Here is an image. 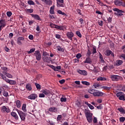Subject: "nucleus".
<instances>
[{
	"label": "nucleus",
	"mask_w": 125,
	"mask_h": 125,
	"mask_svg": "<svg viewBox=\"0 0 125 125\" xmlns=\"http://www.w3.org/2000/svg\"><path fill=\"white\" fill-rule=\"evenodd\" d=\"M84 112L87 122L90 123H92V116L93 115L92 113L90 112V111L88 109H85Z\"/></svg>",
	"instance_id": "nucleus-1"
},
{
	"label": "nucleus",
	"mask_w": 125,
	"mask_h": 125,
	"mask_svg": "<svg viewBox=\"0 0 125 125\" xmlns=\"http://www.w3.org/2000/svg\"><path fill=\"white\" fill-rule=\"evenodd\" d=\"M110 78L112 82H119V81H122L123 78L118 75H112L110 76Z\"/></svg>",
	"instance_id": "nucleus-2"
},
{
	"label": "nucleus",
	"mask_w": 125,
	"mask_h": 125,
	"mask_svg": "<svg viewBox=\"0 0 125 125\" xmlns=\"http://www.w3.org/2000/svg\"><path fill=\"white\" fill-rule=\"evenodd\" d=\"M18 113L21 120V121H25V120L26 119V113L18 110Z\"/></svg>",
	"instance_id": "nucleus-3"
},
{
	"label": "nucleus",
	"mask_w": 125,
	"mask_h": 125,
	"mask_svg": "<svg viewBox=\"0 0 125 125\" xmlns=\"http://www.w3.org/2000/svg\"><path fill=\"white\" fill-rule=\"evenodd\" d=\"M34 55H35L36 59L38 61H40V60H41L42 59V55H41V53H40V51L39 50L36 51L35 52Z\"/></svg>",
	"instance_id": "nucleus-4"
},
{
	"label": "nucleus",
	"mask_w": 125,
	"mask_h": 125,
	"mask_svg": "<svg viewBox=\"0 0 125 125\" xmlns=\"http://www.w3.org/2000/svg\"><path fill=\"white\" fill-rule=\"evenodd\" d=\"M114 3H115V5H117L118 6H121V5H122L123 6H125V4L124 3V1L122 0H116V1H114Z\"/></svg>",
	"instance_id": "nucleus-5"
},
{
	"label": "nucleus",
	"mask_w": 125,
	"mask_h": 125,
	"mask_svg": "<svg viewBox=\"0 0 125 125\" xmlns=\"http://www.w3.org/2000/svg\"><path fill=\"white\" fill-rule=\"evenodd\" d=\"M103 93L102 92L98 91V90H95V92L93 93V95L96 97L103 96Z\"/></svg>",
	"instance_id": "nucleus-6"
},
{
	"label": "nucleus",
	"mask_w": 125,
	"mask_h": 125,
	"mask_svg": "<svg viewBox=\"0 0 125 125\" xmlns=\"http://www.w3.org/2000/svg\"><path fill=\"white\" fill-rule=\"evenodd\" d=\"M1 111L2 113H9L10 112V110L7 108L5 106H2L1 108Z\"/></svg>",
	"instance_id": "nucleus-7"
},
{
	"label": "nucleus",
	"mask_w": 125,
	"mask_h": 125,
	"mask_svg": "<svg viewBox=\"0 0 125 125\" xmlns=\"http://www.w3.org/2000/svg\"><path fill=\"white\" fill-rule=\"evenodd\" d=\"M104 54H105V55H106V56H110V55H111V56H113V57H115V54H114V53H113L112 51L110 50H106Z\"/></svg>",
	"instance_id": "nucleus-8"
},
{
	"label": "nucleus",
	"mask_w": 125,
	"mask_h": 125,
	"mask_svg": "<svg viewBox=\"0 0 125 125\" xmlns=\"http://www.w3.org/2000/svg\"><path fill=\"white\" fill-rule=\"evenodd\" d=\"M78 73L80 75H83V76H87V72L85 70H77Z\"/></svg>",
	"instance_id": "nucleus-9"
},
{
	"label": "nucleus",
	"mask_w": 125,
	"mask_h": 125,
	"mask_svg": "<svg viewBox=\"0 0 125 125\" xmlns=\"http://www.w3.org/2000/svg\"><path fill=\"white\" fill-rule=\"evenodd\" d=\"M38 97V96L35 94H32L30 96H28V99H31V100H35Z\"/></svg>",
	"instance_id": "nucleus-10"
},
{
	"label": "nucleus",
	"mask_w": 125,
	"mask_h": 125,
	"mask_svg": "<svg viewBox=\"0 0 125 125\" xmlns=\"http://www.w3.org/2000/svg\"><path fill=\"white\" fill-rule=\"evenodd\" d=\"M24 40H25V39L24 38V37H20L18 38L17 43L19 45H21L22 44V42H21V41H24Z\"/></svg>",
	"instance_id": "nucleus-11"
},
{
	"label": "nucleus",
	"mask_w": 125,
	"mask_h": 125,
	"mask_svg": "<svg viewBox=\"0 0 125 125\" xmlns=\"http://www.w3.org/2000/svg\"><path fill=\"white\" fill-rule=\"evenodd\" d=\"M83 62L87 64H91L92 63V60L91 59L90 57H87Z\"/></svg>",
	"instance_id": "nucleus-12"
},
{
	"label": "nucleus",
	"mask_w": 125,
	"mask_h": 125,
	"mask_svg": "<svg viewBox=\"0 0 125 125\" xmlns=\"http://www.w3.org/2000/svg\"><path fill=\"white\" fill-rule=\"evenodd\" d=\"M66 36L68 37V39L71 41H73V37H74V33L73 32H67Z\"/></svg>",
	"instance_id": "nucleus-13"
},
{
	"label": "nucleus",
	"mask_w": 125,
	"mask_h": 125,
	"mask_svg": "<svg viewBox=\"0 0 125 125\" xmlns=\"http://www.w3.org/2000/svg\"><path fill=\"white\" fill-rule=\"evenodd\" d=\"M113 10L117 12V14L119 15V16H122V15H123V12H124V11H122L118 8H114Z\"/></svg>",
	"instance_id": "nucleus-14"
},
{
	"label": "nucleus",
	"mask_w": 125,
	"mask_h": 125,
	"mask_svg": "<svg viewBox=\"0 0 125 125\" xmlns=\"http://www.w3.org/2000/svg\"><path fill=\"white\" fill-rule=\"evenodd\" d=\"M6 25V24L5 23V21H3V20H1L0 21V27L2 28H4Z\"/></svg>",
	"instance_id": "nucleus-15"
},
{
	"label": "nucleus",
	"mask_w": 125,
	"mask_h": 125,
	"mask_svg": "<svg viewBox=\"0 0 125 125\" xmlns=\"http://www.w3.org/2000/svg\"><path fill=\"white\" fill-rule=\"evenodd\" d=\"M31 16H32V17L34 18V19H36V20H38L39 21H42V19H41L40 16H39L38 15L31 14Z\"/></svg>",
	"instance_id": "nucleus-16"
},
{
	"label": "nucleus",
	"mask_w": 125,
	"mask_h": 125,
	"mask_svg": "<svg viewBox=\"0 0 125 125\" xmlns=\"http://www.w3.org/2000/svg\"><path fill=\"white\" fill-rule=\"evenodd\" d=\"M42 1H43V2H44L46 4H47L48 5H51L52 4V1L50 0H41Z\"/></svg>",
	"instance_id": "nucleus-17"
},
{
	"label": "nucleus",
	"mask_w": 125,
	"mask_h": 125,
	"mask_svg": "<svg viewBox=\"0 0 125 125\" xmlns=\"http://www.w3.org/2000/svg\"><path fill=\"white\" fill-rule=\"evenodd\" d=\"M123 63H124V62L122 60H118L116 61L115 62V65L116 66H121V65H122Z\"/></svg>",
	"instance_id": "nucleus-18"
},
{
	"label": "nucleus",
	"mask_w": 125,
	"mask_h": 125,
	"mask_svg": "<svg viewBox=\"0 0 125 125\" xmlns=\"http://www.w3.org/2000/svg\"><path fill=\"white\" fill-rule=\"evenodd\" d=\"M6 82L9 83V84H16V81L10 80L9 79H8Z\"/></svg>",
	"instance_id": "nucleus-19"
},
{
	"label": "nucleus",
	"mask_w": 125,
	"mask_h": 125,
	"mask_svg": "<svg viewBox=\"0 0 125 125\" xmlns=\"http://www.w3.org/2000/svg\"><path fill=\"white\" fill-rule=\"evenodd\" d=\"M42 93L45 95H49L50 94V91L47 89H44L42 91Z\"/></svg>",
	"instance_id": "nucleus-20"
},
{
	"label": "nucleus",
	"mask_w": 125,
	"mask_h": 125,
	"mask_svg": "<svg viewBox=\"0 0 125 125\" xmlns=\"http://www.w3.org/2000/svg\"><path fill=\"white\" fill-rule=\"evenodd\" d=\"M11 115L12 116V117L15 118L16 120H18L19 119L18 115H17V114H16V113L14 112H12L11 113Z\"/></svg>",
	"instance_id": "nucleus-21"
},
{
	"label": "nucleus",
	"mask_w": 125,
	"mask_h": 125,
	"mask_svg": "<svg viewBox=\"0 0 125 125\" xmlns=\"http://www.w3.org/2000/svg\"><path fill=\"white\" fill-rule=\"evenodd\" d=\"M0 78H1L2 79V80L5 81V82H6L8 80V79H7L6 78V77H5V75H4L2 74V73H0Z\"/></svg>",
	"instance_id": "nucleus-22"
},
{
	"label": "nucleus",
	"mask_w": 125,
	"mask_h": 125,
	"mask_svg": "<svg viewBox=\"0 0 125 125\" xmlns=\"http://www.w3.org/2000/svg\"><path fill=\"white\" fill-rule=\"evenodd\" d=\"M54 7H55V6L53 5L52 6L50 7V14H54Z\"/></svg>",
	"instance_id": "nucleus-23"
},
{
	"label": "nucleus",
	"mask_w": 125,
	"mask_h": 125,
	"mask_svg": "<svg viewBox=\"0 0 125 125\" xmlns=\"http://www.w3.org/2000/svg\"><path fill=\"white\" fill-rule=\"evenodd\" d=\"M84 104L86 105H87L89 107V108H90V109H91V110H93V109H94V106H93V105H91V104H89L88 103L85 102L84 103Z\"/></svg>",
	"instance_id": "nucleus-24"
},
{
	"label": "nucleus",
	"mask_w": 125,
	"mask_h": 125,
	"mask_svg": "<svg viewBox=\"0 0 125 125\" xmlns=\"http://www.w3.org/2000/svg\"><path fill=\"white\" fill-rule=\"evenodd\" d=\"M57 6L58 7H64V4L63 3L57 2Z\"/></svg>",
	"instance_id": "nucleus-25"
},
{
	"label": "nucleus",
	"mask_w": 125,
	"mask_h": 125,
	"mask_svg": "<svg viewBox=\"0 0 125 125\" xmlns=\"http://www.w3.org/2000/svg\"><path fill=\"white\" fill-rule=\"evenodd\" d=\"M26 88L29 91L32 90V85L30 83H28L26 85Z\"/></svg>",
	"instance_id": "nucleus-26"
},
{
	"label": "nucleus",
	"mask_w": 125,
	"mask_h": 125,
	"mask_svg": "<svg viewBox=\"0 0 125 125\" xmlns=\"http://www.w3.org/2000/svg\"><path fill=\"white\" fill-rule=\"evenodd\" d=\"M50 59V58H48L46 56H44L42 57V59H43V61L44 62H49V59Z\"/></svg>",
	"instance_id": "nucleus-27"
},
{
	"label": "nucleus",
	"mask_w": 125,
	"mask_h": 125,
	"mask_svg": "<svg viewBox=\"0 0 125 125\" xmlns=\"http://www.w3.org/2000/svg\"><path fill=\"white\" fill-rule=\"evenodd\" d=\"M49 112H57V108L56 107H51L49 108Z\"/></svg>",
	"instance_id": "nucleus-28"
},
{
	"label": "nucleus",
	"mask_w": 125,
	"mask_h": 125,
	"mask_svg": "<svg viewBox=\"0 0 125 125\" xmlns=\"http://www.w3.org/2000/svg\"><path fill=\"white\" fill-rule=\"evenodd\" d=\"M56 29H58V30H60L61 31L63 30H64V26H63L62 25V26H59V25H57Z\"/></svg>",
	"instance_id": "nucleus-29"
},
{
	"label": "nucleus",
	"mask_w": 125,
	"mask_h": 125,
	"mask_svg": "<svg viewBox=\"0 0 125 125\" xmlns=\"http://www.w3.org/2000/svg\"><path fill=\"white\" fill-rule=\"evenodd\" d=\"M16 105L18 108H20V107H21V103L20 102V101L18 100L16 101Z\"/></svg>",
	"instance_id": "nucleus-30"
},
{
	"label": "nucleus",
	"mask_w": 125,
	"mask_h": 125,
	"mask_svg": "<svg viewBox=\"0 0 125 125\" xmlns=\"http://www.w3.org/2000/svg\"><path fill=\"white\" fill-rule=\"evenodd\" d=\"M118 110L121 113H123V114H125V109H124V108H123V107L118 108Z\"/></svg>",
	"instance_id": "nucleus-31"
},
{
	"label": "nucleus",
	"mask_w": 125,
	"mask_h": 125,
	"mask_svg": "<svg viewBox=\"0 0 125 125\" xmlns=\"http://www.w3.org/2000/svg\"><path fill=\"white\" fill-rule=\"evenodd\" d=\"M57 49L58 51H62V52H64V49L61 48L60 46H57Z\"/></svg>",
	"instance_id": "nucleus-32"
},
{
	"label": "nucleus",
	"mask_w": 125,
	"mask_h": 125,
	"mask_svg": "<svg viewBox=\"0 0 125 125\" xmlns=\"http://www.w3.org/2000/svg\"><path fill=\"white\" fill-rule=\"evenodd\" d=\"M98 82L99 81H107V79L104 78V77H99L97 78Z\"/></svg>",
	"instance_id": "nucleus-33"
},
{
	"label": "nucleus",
	"mask_w": 125,
	"mask_h": 125,
	"mask_svg": "<svg viewBox=\"0 0 125 125\" xmlns=\"http://www.w3.org/2000/svg\"><path fill=\"white\" fill-rule=\"evenodd\" d=\"M26 104H23L22 106V110L23 112H27V109H26Z\"/></svg>",
	"instance_id": "nucleus-34"
},
{
	"label": "nucleus",
	"mask_w": 125,
	"mask_h": 125,
	"mask_svg": "<svg viewBox=\"0 0 125 125\" xmlns=\"http://www.w3.org/2000/svg\"><path fill=\"white\" fill-rule=\"evenodd\" d=\"M27 3L28 4H30V5H35V2L33 0H29L27 1Z\"/></svg>",
	"instance_id": "nucleus-35"
},
{
	"label": "nucleus",
	"mask_w": 125,
	"mask_h": 125,
	"mask_svg": "<svg viewBox=\"0 0 125 125\" xmlns=\"http://www.w3.org/2000/svg\"><path fill=\"white\" fill-rule=\"evenodd\" d=\"M124 94V93L122 92H119L116 94V96L117 97H121V96H122Z\"/></svg>",
	"instance_id": "nucleus-36"
},
{
	"label": "nucleus",
	"mask_w": 125,
	"mask_h": 125,
	"mask_svg": "<svg viewBox=\"0 0 125 125\" xmlns=\"http://www.w3.org/2000/svg\"><path fill=\"white\" fill-rule=\"evenodd\" d=\"M36 50L35 48H32L30 50V51H27L28 54H30L31 53H33V52H34V51Z\"/></svg>",
	"instance_id": "nucleus-37"
},
{
	"label": "nucleus",
	"mask_w": 125,
	"mask_h": 125,
	"mask_svg": "<svg viewBox=\"0 0 125 125\" xmlns=\"http://www.w3.org/2000/svg\"><path fill=\"white\" fill-rule=\"evenodd\" d=\"M96 90H94L93 89H90L89 90H88V93H90L91 94H93V93H94V92H95Z\"/></svg>",
	"instance_id": "nucleus-38"
},
{
	"label": "nucleus",
	"mask_w": 125,
	"mask_h": 125,
	"mask_svg": "<svg viewBox=\"0 0 125 125\" xmlns=\"http://www.w3.org/2000/svg\"><path fill=\"white\" fill-rule=\"evenodd\" d=\"M119 100H123V101H125V95L123 94L121 96H120L119 98Z\"/></svg>",
	"instance_id": "nucleus-39"
},
{
	"label": "nucleus",
	"mask_w": 125,
	"mask_h": 125,
	"mask_svg": "<svg viewBox=\"0 0 125 125\" xmlns=\"http://www.w3.org/2000/svg\"><path fill=\"white\" fill-rule=\"evenodd\" d=\"M82 83H83V84H84L85 85H89L90 84L89 83L86 81H82Z\"/></svg>",
	"instance_id": "nucleus-40"
},
{
	"label": "nucleus",
	"mask_w": 125,
	"mask_h": 125,
	"mask_svg": "<svg viewBox=\"0 0 125 125\" xmlns=\"http://www.w3.org/2000/svg\"><path fill=\"white\" fill-rule=\"evenodd\" d=\"M119 121L121 123H124V122H125V117H120L119 118Z\"/></svg>",
	"instance_id": "nucleus-41"
},
{
	"label": "nucleus",
	"mask_w": 125,
	"mask_h": 125,
	"mask_svg": "<svg viewBox=\"0 0 125 125\" xmlns=\"http://www.w3.org/2000/svg\"><path fill=\"white\" fill-rule=\"evenodd\" d=\"M102 88H104V89H105L106 90H110V89H111V87L104 86L102 87Z\"/></svg>",
	"instance_id": "nucleus-42"
},
{
	"label": "nucleus",
	"mask_w": 125,
	"mask_h": 125,
	"mask_svg": "<svg viewBox=\"0 0 125 125\" xmlns=\"http://www.w3.org/2000/svg\"><path fill=\"white\" fill-rule=\"evenodd\" d=\"M87 57H90V55H91V52H90V50L89 49H88L87 52Z\"/></svg>",
	"instance_id": "nucleus-43"
},
{
	"label": "nucleus",
	"mask_w": 125,
	"mask_h": 125,
	"mask_svg": "<svg viewBox=\"0 0 125 125\" xmlns=\"http://www.w3.org/2000/svg\"><path fill=\"white\" fill-rule=\"evenodd\" d=\"M35 84L37 89H41V85H40V84H39L38 83H35Z\"/></svg>",
	"instance_id": "nucleus-44"
},
{
	"label": "nucleus",
	"mask_w": 125,
	"mask_h": 125,
	"mask_svg": "<svg viewBox=\"0 0 125 125\" xmlns=\"http://www.w3.org/2000/svg\"><path fill=\"white\" fill-rule=\"evenodd\" d=\"M50 26L51 28H55V29H56V27H57V25H56L55 24H53V23H51L50 24Z\"/></svg>",
	"instance_id": "nucleus-45"
},
{
	"label": "nucleus",
	"mask_w": 125,
	"mask_h": 125,
	"mask_svg": "<svg viewBox=\"0 0 125 125\" xmlns=\"http://www.w3.org/2000/svg\"><path fill=\"white\" fill-rule=\"evenodd\" d=\"M58 13H59V14H61L62 15H66V14H65L64 12H62V11L61 10H58Z\"/></svg>",
	"instance_id": "nucleus-46"
},
{
	"label": "nucleus",
	"mask_w": 125,
	"mask_h": 125,
	"mask_svg": "<svg viewBox=\"0 0 125 125\" xmlns=\"http://www.w3.org/2000/svg\"><path fill=\"white\" fill-rule=\"evenodd\" d=\"M61 102H66L67 101V98H61Z\"/></svg>",
	"instance_id": "nucleus-47"
},
{
	"label": "nucleus",
	"mask_w": 125,
	"mask_h": 125,
	"mask_svg": "<svg viewBox=\"0 0 125 125\" xmlns=\"http://www.w3.org/2000/svg\"><path fill=\"white\" fill-rule=\"evenodd\" d=\"M42 55L43 56H49V54H48V53H47V52L44 51L42 53Z\"/></svg>",
	"instance_id": "nucleus-48"
},
{
	"label": "nucleus",
	"mask_w": 125,
	"mask_h": 125,
	"mask_svg": "<svg viewBox=\"0 0 125 125\" xmlns=\"http://www.w3.org/2000/svg\"><path fill=\"white\" fill-rule=\"evenodd\" d=\"M76 35H77V36H78L79 38H82V34H81V32L80 31H77Z\"/></svg>",
	"instance_id": "nucleus-49"
},
{
	"label": "nucleus",
	"mask_w": 125,
	"mask_h": 125,
	"mask_svg": "<svg viewBox=\"0 0 125 125\" xmlns=\"http://www.w3.org/2000/svg\"><path fill=\"white\" fill-rule=\"evenodd\" d=\"M7 15L8 17H10L12 15V13L10 11L7 12Z\"/></svg>",
	"instance_id": "nucleus-50"
},
{
	"label": "nucleus",
	"mask_w": 125,
	"mask_h": 125,
	"mask_svg": "<svg viewBox=\"0 0 125 125\" xmlns=\"http://www.w3.org/2000/svg\"><path fill=\"white\" fill-rule=\"evenodd\" d=\"M81 57H82V54L78 53L76 55V58L78 59H80V58H81Z\"/></svg>",
	"instance_id": "nucleus-51"
},
{
	"label": "nucleus",
	"mask_w": 125,
	"mask_h": 125,
	"mask_svg": "<svg viewBox=\"0 0 125 125\" xmlns=\"http://www.w3.org/2000/svg\"><path fill=\"white\" fill-rule=\"evenodd\" d=\"M93 86L95 88H96V87H99V86H100V84L99 83H94Z\"/></svg>",
	"instance_id": "nucleus-52"
},
{
	"label": "nucleus",
	"mask_w": 125,
	"mask_h": 125,
	"mask_svg": "<svg viewBox=\"0 0 125 125\" xmlns=\"http://www.w3.org/2000/svg\"><path fill=\"white\" fill-rule=\"evenodd\" d=\"M3 95H4V96L7 97V96H8V92H7L5 91H4Z\"/></svg>",
	"instance_id": "nucleus-53"
},
{
	"label": "nucleus",
	"mask_w": 125,
	"mask_h": 125,
	"mask_svg": "<svg viewBox=\"0 0 125 125\" xmlns=\"http://www.w3.org/2000/svg\"><path fill=\"white\" fill-rule=\"evenodd\" d=\"M27 11L28 12H29V13H33V11H34V9H29L27 10Z\"/></svg>",
	"instance_id": "nucleus-54"
},
{
	"label": "nucleus",
	"mask_w": 125,
	"mask_h": 125,
	"mask_svg": "<svg viewBox=\"0 0 125 125\" xmlns=\"http://www.w3.org/2000/svg\"><path fill=\"white\" fill-rule=\"evenodd\" d=\"M96 48L93 47V51H92V54H94L95 53H96Z\"/></svg>",
	"instance_id": "nucleus-55"
},
{
	"label": "nucleus",
	"mask_w": 125,
	"mask_h": 125,
	"mask_svg": "<svg viewBox=\"0 0 125 125\" xmlns=\"http://www.w3.org/2000/svg\"><path fill=\"white\" fill-rule=\"evenodd\" d=\"M93 122L94 124H96V123H97V118L96 117H94Z\"/></svg>",
	"instance_id": "nucleus-56"
},
{
	"label": "nucleus",
	"mask_w": 125,
	"mask_h": 125,
	"mask_svg": "<svg viewBox=\"0 0 125 125\" xmlns=\"http://www.w3.org/2000/svg\"><path fill=\"white\" fill-rule=\"evenodd\" d=\"M59 83H61V84H63V83H65V80L62 79V80L59 81Z\"/></svg>",
	"instance_id": "nucleus-57"
},
{
	"label": "nucleus",
	"mask_w": 125,
	"mask_h": 125,
	"mask_svg": "<svg viewBox=\"0 0 125 125\" xmlns=\"http://www.w3.org/2000/svg\"><path fill=\"white\" fill-rule=\"evenodd\" d=\"M6 76L7 77V78H9V79H12V76L11 75V74L9 73H8L7 74H6Z\"/></svg>",
	"instance_id": "nucleus-58"
},
{
	"label": "nucleus",
	"mask_w": 125,
	"mask_h": 125,
	"mask_svg": "<svg viewBox=\"0 0 125 125\" xmlns=\"http://www.w3.org/2000/svg\"><path fill=\"white\" fill-rule=\"evenodd\" d=\"M62 118V115H58V116L57 117V120L61 121Z\"/></svg>",
	"instance_id": "nucleus-59"
},
{
	"label": "nucleus",
	"mask_w": 125,
	"mask_h": 125,
	"mask_svg": "<svg viewBox=\"0 0 125 125\" xmlns=\"http://www.w3.org/2000/svg\"><path fill=\"white\" fill-rule=\"evenodd\" d=\"M45 96H44V94L43 93H41L39 94V97L40 98H43V97H44Z\"/></svg>",
	"instance_id": "nucleus-60"
},
{
	"label": "nucleus",
	"mask_w": 125,
	"mask_h": 125,
	"mask_svg": "<svg viewBox=\"0 0 125 125\" xmlns=\"http://www.w3.org/2000/svg\"><path fill=\"white\" fill-rule=\"evenodd\" d=\"M29 40H34V36L32 35H30L29 36Z\"/></svg>",
	"instance_id": "nucleus-61"
},
{
	"label": "nucleus",
	"mask_w": 125,
	"mask_h": 125,
	"mask_svg": "<svg viewBox=\"0 0 125 125\" xmlns=\"http://www.w3.org/2000/svg\"><path fill=\"white\" fill-rule=\"evenodd\" d=\"M121 49L123 50V52L125 53V45L122 46Z\"/></svg>",
	"instance_id": "nucleus-62"
},
{
	"label": "nucleus",
	"mask_w": 125,
	"mask_h": 125,
	"mask_svg": "<svg viewBox=\"0 0 125 125\" xmlns=\"http://www.w3.org/2000/svg\"><path fill=\"white\" fill-rule=\"evenodd\" d=\"M1 69L3 71H7V69H8V68L5 66H3V67H1Z\"/></svg>",
	"instance_id": "nucleus-63"
},
{
	"label": "nucleus",
	"mask_w": 125,
	"mask_h": 125,
	"mask_svg": "<svg viewBox=\"0 0 125 125\" xmlns=\"http://www.w3.org/2000/svg\"><path fill=\"white\" fill-rule=\"evenodd\" d=\"M56 38L57 39H61V36L59 34H56Z\"/></svg>",
	"instance_id": "nucleus-64"
}]
</instances>
